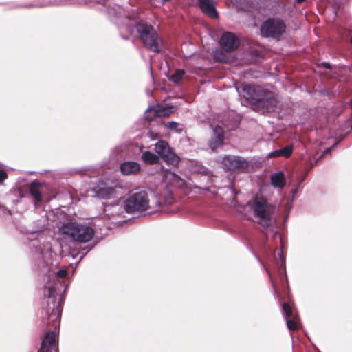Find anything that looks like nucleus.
I'll return each instance as SVG.
<instances>
[{"label":"nucleus","mask_w":352,"mask_h":352,"mask_svg":"<svg viewBox=\"0 0 352 352\" xmlns=\"http://www.w3.org/2000/svg\"><path fill=\"white\" fill-rule=\"evenodd\" d=\"M270 179L271 184L274 188H283L286 184L284 173L281 171L272 174Z\"/></svg>","instance_id":"obj_18"},{"label":"nucleus","mask_w":352,"mask_h":352,"mask_svg":"<svg viewBox=\"0 0 352 352\" xmlns=\"http://www.w3.org/2000/svg\"><path fill=\"white\" fill-rule=\"evenodd\" d=\"M292 151H293V146L291 145H287L281 149H278V150H276L272 152H270L268 154V157L270 158L278 157L280 156H283L285 157H289L292 155Z\"/></svg>","instance_id":"obj_19"},{"label":"nucleus","mask_w":352,"mask_h":352,"mask_svg":"<svg viewBox=\"0 0 352 352\" xmlns=\"http://www.w3.org/2000/svg\"><path fill=\"white\" fill-rule=\"evenodd\" d=\"M96 195L101 199H108L115 195V189L103 182L99 184L94 188Z\"/></svg>","instance_id":"obj_12"},{"label":"nucleus","mask_w":352,"mask_h":352,"mask_svg":"<svg viewBox=\"0 0 352 352\" xmlns=\"http://www.w3.org/2000/svg\"><path fill=\"white\" fill-rule=\"evenodd\" d=\"M296 192H297V190H292L293 196H294L296 195Z\"/></svg>","instance_id":"obj_30"},{"label":"nucleus","mask_w":352,"mask_h":352,"mask_svg":"<svg viewBox=\"0 0 352 352\" xmlns=\"http://www.w3.org/2000/svg\"><path fill=\"white\" fill-rule=\"evenodd\" d=\"M322 66L324 67V68H327V69H329L330 68V65L329 63H322Z\"/></svg>","instance_id":"obj_29"},{"label":"nucleus","mask_w":352,"mask_h":352,"mask_svg":"<svg viewBox=\"0 0 352 352\" xmlns=\"http://www.w3.org/2000/svg\"><path fill=\"white\" fill-rule=\"evenodd\" d=\"M49 278L50 276H58L59 278H65L67 274V271L65 269H60L58 271L50 270L49 272ZM60 283L59 280L53 278L49 279L45 285L47 289V293H45V296L48 298L47 314L48 316L49 324L56 329L60 324L61 307L60 300H58L56 295V286Z\"/></svg>","instance_id":"obj_2"},{"label":"nucleus","mask_w":352,"mask_h":352,"mask_svg":"<svg viewBox=\"0 0 352 352\" xmlns=\"http://www.w3.org/2000/svg\"><path fill=\"white\" fill-rule=\"evenodd\" d=\"M286 25L283 20L278 18L269 19L261 26V33L264 37L277 38L285 31Z\"/></svg>","instance_id":"obj_7"},{"label":"nucleus","mask_w":352,"mask_h":352,"mask_svg":"<svg viewBox=\"0 0 352 352\" xmlns=\"http://www.w3.org/2000/svg\"><path fill=\"white\" fill-rule=\"evenodd\" d=\"M155 151L168 164L177 165L179 163V157L173 152L166 142L163 140L157 142L155 144Z\"/></svg>","instance_id":"obj_8"},{"label":"nucleus","mask_w":352,"mask_h":352,"mask_svg":"<svg viewBox=\"0 0 352 352\" xmlns=\"http://www.w3.org/2000/svg\"><path fill=\"white\" fill-rule=\"evenodd\" d=\"M174 111L173 107H168L162 104H158L155 108H148L145 112L147 119H151L149 116V113H154V116L165 117L170 115Z\"/></svg>","instance_id":"obj_14"},{"label":"nucleus","mask_w":352,"mask_h":352,"mask_svg":"<svg viewBox=\"0 0 352 352\" xmlns=\"http://www.w3.org/2000/svg\"><path fill=\"white\" fill-rule=\"evenodd\" d=\"M330 150H331V148H328V149H327V150L324 151V154H326V153H327L330 152Z\"/></svg>","instance_id":"obj_31"},{"label":"nucleus","mask_w":352,"mask_h":352,"mask_svg":"<svg viewBox=\"0 0 352 352\" xmlns=\"http://www.w3.org/2000/svg\"><path fill=\"white\" fill-rule=\"evenodd\" d=\"M120 170L126 175L135 174L140 170V165L135 162H125L120 165Z\"/></svg>","instance_id":"obj_17"},{"label":"nucleus","mask_w":352,"mask_h":352,"mask_svg":"<svg viewBox=\"0 0 352 352\" xmlns=\"http://www.w3.org/2000/svg\"><path fill=\"white\" fill-rule=\"evenodd\" d=\"M38 352H57L56 334L50 331L45 335Z\"/></svg>","instance_id":"obj_11"},{"label":"nucleus","mask_w":352,"mask_h":352,"mask_svg":"<svg viewBox=\"0 0 352 352\" xmlns=\"http://www.w3.org/2000/svg\"><path fill=\"white\" fill-rule=\"evenodd\" d=\"M199 5L202 12L212 18L217 17L213 0H199Z\"/></svg>","instance_id":"obj_16"},{"label":"nucleus","mask_w":352,"mask_h":352,"mask_svg":"<svg viewBox=\"0 0 352 352\" xmlns=\"http://www.w3.org/2000/svg\"><path fill=\"white\" fill-rule=\"evenodd\" d=\"M179 124L176 122H170L166 124V127L168 129L175 131L177 133H181L182 131V129H178Z\"/></svg>","instance_id":"obj_23"},{"label":"nucleus","mask_w":352,"mask_h":352,"mask_svg":"<svg viewBox=\"0 0 352 352\" xmlns=\"http://www.w3.org/2000/svg\"><path fill=\"white\" fill-rule=\"evenodd\" d=\"M60 232L63 234L80 243L91 241L95 232L94 228L86 223L69 222L62 226Z\"/></svg>","instance_id":"obj_4"},{"label":"nucleus","mask_w":352,"mask_h":352,"mask_svg":"<svg viewBox=\"0 0 352 352\" xmlns=\"http://www.w3.org/2000/svg\"><path fill=\"white\" fill-rule=\"evenodd\" d=\"M126 212L146 211L149 208V199L146 190H140L131 194L124 201Z\"/></svg>","instance_id":"obj_6"},{"label":"nucleus","mask_w":352,"mask_h":352,"mask_svg":"<svg viewBox=\"0 0 352 352\" xmlns=\"http://www.w3.org/2000/svg\"><path fill=\"white\" fill-rule=\"evenodd\" d=\"M142 160L146 164H153L159 161V157L150 151H144L142 155Z\"/></svg>","instance_id":"obj_21"},{"label":"nucleus","mask_w":352,"mask_h":352,"mask_svg":"<svg viewBox=\"0 0 352 352\" xmlns=\"http://www.w3.org/2000/svg\"><path fill=\"white\" fill-rule=\"evenodd\" d=\"M224 139V132L221 126H217L212 129V136L209 141L210 148L214 151L222 145Z\"/></svg>","instance_id":"obj_13"},{"label":"nucleus","mask_w":352,"mask_h":352,"mask_svg":"<svg viewBox=\"0 0 352 352\" xmlns=\"http://www.w3.org/2000/svg\"><path fill=\"white\" fill-rule=\"evenodd\" d=\"M283 311L287 317H289L292 316V310L288 303H286V302L283 303Z\"/></svg>","instance_id":"obj_25"},{"label":"nucleus","mask_w":352,"mask_h":352,"mask_svg":"<svg viewBox=\"0 0 352 352\" xmlns=\"http://www.w3.org/2000/svg\"><path fill=\"white\" fill-rule=\"evenodd\" d=\"M145 46L154 52H160L162 40L151 25L138 23L135 27Z\"/></svg>","instance_id":"obj_5"},{"label":"nucleus","mask_w":352,"mask_h":352,"mask_svg":"<svg viewBox=\"0 0 352 352\" xmlns=\"http://www.w3.org/2000/svg\"><path fill=\"white\" fill-rule=\"evenodd\" d=\"M7 178V174L3 170H0V182H3Z\"/></svg>","instance_id":"obj_27"},{"label":"nucleus","mask_w":352,"mask_h":352,"mask_svg":"<svg viewBox=\"0 0 352 352\" xmlns=\"http://www.w3.org/2000/svg\"><path fill=\"white\" fill-rule=\"evenodd\" d=\"M278 254L279 255L280 258H281L282 261H283V251L282 250H278Z\"/></svg>","instance_id":"obj_28"},{"label":"nucleus","mask_w":352,"mask_h":352,"mask_svg":"<svg viewBox=\"0 0 352 352\" xmlns=\"http://www.w3.org/2000/svg\"><path fill=\"white\" fill-rule=\"evenodd\" d=\"M235 88L241 97L263 112L273 110L277 102L273 93L259 86L240 83L236 84Z\"/></svg>","instance_id":"obj_1"},{"label":"nucleus","mask_w":352,"mask_h":352,"mask_svg":"<svg viewBox=\"0 0 352 352\" xmlns=\"http://www.w3.org/2000/svg\"><path fill=\"white\" fill-rule=\"evenodd\" d=\"M214 56L217 60H219L220 61H226V58L225 56L222 54L221 50H217L214 52Z\"/></svg>","instance_id":"obj_24"},{"label":"nucleus","mask_w":352,"mask_h":352,"mask_svg":"<svg viewBox=\"0 0 352 352\" xmlns=\"http://www.w3.org/2000/svg\"><path fill=\"white\" fill-rule=\"evenodd\" d=\"M239 44V38L233 33L230 32H223L219 39V45L222 49L227 52L236 50Z\"/></svg>","instance_id":"obj_10"},{"label":"nucleus","mask_w":352,"mask_h":352,"mask_svg":"<svg viewBox=\"0 0 352 352\" xmlns=\"http://www.w3.org/2000/svg\"><path fill=\"white\" fill-rule=\"evenodd\" d=\"M351 43H352V36H351Z\"/></svg>","instance_id":"obj_32"},{"label":"nucleus","mask_w":352,"mask_h":352,"mask_svg":"<svg viewBox=\"0 0 352 352\" xmlns=\"http://www.w3.org/2000/svg\"><path fill=\"white\" fill-rule=\"evenodd\" d=\"M248 204L252 211L255 221L265 229L266 236L275 237L277 230L272 226V218L275 206L269 204L265 199L259 197H256Z\"/></svg>","instance_id":"obj_3"},{"label":"nucleus","mask_w":352,"mask_h":352,"mask_svg":"<svg viewBox=\"0 0 352 352\" xmlns=\"http://www.w3.org/2000/svg\"><path fill=\"white\" fill-rule=\"evenodd\" d=\"M164 181L168 185L175 188H182L185 185V181L179 175L170 170H166L164 173Z\"/></svg>","instance_id":"obj_15"},{"label":"nucleus","mask_w":352,"mask_h":352,"mask_svg":"<svg viewBox=\"0 0 352 352\" xmlns=\"http://www.w3.org/2000/svg\"><path fill=\"white\" fill-rule=\"evenodd\" d=\"M287 325L289 330H296L298 328L297 322L295 319L287 320Z\"/></svg>","instance_id":"obj_26"},{"label":"nucleus","mask_w":352,"mask_h":352,"mask_svg":"<svg viewBox=\"0 0 352 352\" xmlns=\"http://www.w3.org/2000/svg\"><path fill=\"white\" fill-rule=\"evenodd\" d=\"M185 72L182 69H177L174 74H173L170 77H168L169 80L173 81L175 83H179L184 76Z\"/></svg>","instance_id":"obj_22"},{"label":"nucleus","mask_w":352,"mask_h":352,"mask_svg":"<svg viewBox=\"0 0 352 352\" xmlns=\"http://www.w3.org/2000/svg\"><path fill=\"white\" fill-rule=\"evenodd\" d=\"M42 184L36 182H33L31 183L30 187V192L31 195L33 197V198L35 200V206H37V203H39L42 201V196L41 191L39 190V187Z\"/></svg>","instance_id":"obj_20"},{"label":"nucleus","mask_w":352,"mask_h":352,"mask_svg":"<svg viewBox=\"0 0 352 352\" xmlns=\"http://www.w3.org/2000/svg\"><path fill=\"white\" fill-rule=\"evenodd\" d=\"M222 164L227 169L235 171H245L250 167V162L239 156H225Z\"/></svg>","instance_id":"obj_9"}]
</instances>
